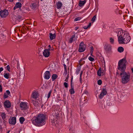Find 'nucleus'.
Returning a JSON list of instances; mask_svg holds the SVG:
<instances>
[{
	"instance_id": "1",
	"label": "nucleus",
	"mask_w": 133,
	"mask_h": 133,
	"mask_svg": "<svg viewBox=\"0 0 133 133\" xmlns=\"http://www.w3.org/2000/svg\"><path fill=\"white\" fill-rule=\"evenodd\" d=\"M127 61L125 58L120 60L118 62V69L121 71L120 75L121 77V82L123 84L127 83L130 81V74L124 71L126 69V63Z\"/></svg>"
},
{
	"instance_id": "2",
	"label": "nucleus",
	"mask_w": 133,
	"mask_h": 133,
	"mask_svg": "<svg viewBox=\"0 0 133 133\" xmlns=\"http://www.w3.org/2000/svg\"><path fill=\"white\" fill-rule=\"evenodd\" d=\"M118 41L120 44L128 43L131 40L129 34L123 30H119L117 34Z\"/></svg>"
},
{
	"instance_id": "3",
	"label": "nucleus",
	"mask_w": 133,
	"mask_h": 133,
	"mask_svg": "<svg viewBox=\"0 0 133 133\" xmlns=\"http://www.w3.org/2000/svg\"><path fill=\"white\" fill-rule=\"evenodd\" d=\"M45 117L43 114H39L36 117H34L31 119L32 123L34 125H36L37 124L42 123L43 125L45 124L44 122Z\"/></svg>"
},
{
	"instance_id": "4",
	"label": "nucleus",
	"mask_w": 133,
	"mask_h": 133,
	"mask_svg": "<svg viewBox=\"0 0 133 133\" xmlns=\"http://www.w3.org/2000/svg\"><path fill=\"white\" fill-rule=\"evenodd\" d=\"M59 118L58 114H53L50 116V118L51 120V122L53 124V125H56L58 123L57 121Z\"/></svg>"
},
{
	"instance_id": "5",
	"label": "nucleus",
	"mask_w": 133,
	"mask_h": 133,
	"mask_svg": "<svg viewBox=\"0 0 133 133\" xmlns=\"http://www.w3.org/2000/svg\"><path fill=\"white\" fill-rule=\"evenodd\" d=\"M85 45L83 42H82L79 44L78 51L81 52H83L85 50Z\"/></svg>"
},
{
	"instance_id": "6",
	"label": "nucleus",
	"mask_w": 133,
	"mask_h": 133,
	"mask_svg": "<svg viewBox=\"0 0 133 133\" xmlns=\"http://www.w3.org/2000/svg\"><path fill=\"white\" fill-rule=\"evenodd\" d=\"M20 107L21 110H25L28 108L27 103L25 102H21L20 104Z\"/></svg>"
},
{
	"instance_id": "7",
	"label": "nucleus",
	"mask_w": 133,
	"mask_h": 133,
	"mask_svg": "<svg viewBox=\"0 0 133 133\" xmlns=\"http://www.w3.org/2000/svg\"><path fill=\"white\" fill-rule=\"evenodd\" d=\"M43 55L45 57H48L50 55V49H46L44 50L43 52Z\"/></svg>"
},
{
	"instance_id": "8",
	"label": "nucleus",
	"mask_w": 133,
	"mask_h": 133,
	"mask_svg": "<svg viewBox=\"0 0 133 133\" xmlns=\"http://www.w3.org/2000/svg\"><path fill=\"white\" fill-rule=\"evenodd\" d=\"M8 14V12L6 10H4L0 12V15L2 18H4L7 16Z\"/></svg>"
},
{
	"instance_id": "9",
	"label": "nucleus",
	"mask_w": 133,
	"mask_h": 133,
	"mask_svg": "<svg viewBox=\"0 0 133 133\" xmlns=\"http://www.w3.org/2000/svg\"><path fill=\"white\" fill-rule=\"evenodd\" d=\"M39 96V95L38 92L36 91H34L32 92L31 96V99L32 98L35 99H36Z\"/></svg>"
},
{
	"instance_id": "10",
	"label": "nucleus",
	"mask_w": 133,
	"mask_h": 133,
	"mask_svg": "<svg viewBox=\"0 0 133 133\" xmlns=\"http://www.w3.org/2000/svg\"><path fill=\"white\" fill-rule=\"evenodd\" d=\"M9 123L12 125H14L16 123V118L15 117H11L9 120Z\"/></svg>"
},
{
	"instance_id": "11",
	"label": "nucleus",
	"mask_w": 133,
	"mask_h": 133,
	"mask_svg": "<svg viewBox=\"0 0 133 133\" xmlns=\"http://www.w3.org/2000/svg\"><path fill=\"white\" fill-rule=\"evenodd\" d=\"M50 73L49 71H46L44 74V78L45 79H48L50 77Z\"/></svg>"
},
{
	"instance_id": "12",
	"label": "nucleus",
	"mask_w": 133,
	"mask_h": 133,
	"mask_svg": "<svg viewBox=\"0 0 133 133\" xmlns=\"http://www.w3.org/2000/svg\"><path fill=\"white\" fill-rule=\"evenodd\" d=\"M107 93V92L105 89H103L99 95V98L100 99H102L104 96L106 95Z\"/></svg>"
},
{
	"instance_id": "13",
	"label": "nucleus",
	"mask_w": 133,
	"mask_h": 133,
	"mask_svg": "<svg viewBox=\"0 0 133 133\" xmlns=\"http://www.w3.org/2000/svg\"><path fill=\"white\" fill-rule=\"evenodd\" d=\"M77 36H75V35L72 36L69 39V42L70 43H71L77 40Z\"/></svg>"
},
{
	"instance_id": "14",
	"label": "nucleus",
	"mask_w": 133,
	"mask_h": 133,
	"mask_svg": "<svg viewBox=\"0 0 133 133\" xmlns=\"http://www.w3.org/2000/svg\"><path fill=\"white\" fill-rule=\"evenodd\" d=\"M11 105V103L9 101H6L4 102V107L5 108H9Z\"/></svg>"
},
{
	"instance_id": "15",
	"label": "nucleus",
	"mask_w": 133,
	"mask_h": 133,
	"mask_svg": "<svg viewBox=\"0 0 133 133\" xmlns=\"http://www.w3.org/2000/svg\"><path fill=\"white\" fill-rule=\"evenodd\" d=\"M22 6L20 2L17 3L15 6L14 7V10H15L17 8H21Z\"/></svg>"
},
{
	"instance_id": "16",
	"label": "nucleus",
	"mask_w": 133,
	"mask_h": 133,
	"mask_svg": "<svg viewBox=\"0 0 133 133\" xmlns=\"http://www.w3.org/2000/svg\"><path fill=\"white\" fill-rule=\"evenodd\" d=\"M49 35L50 38L51 40H52L54 39L56 35L55 34H53L51 33H50L49 34Z\"/></svg>"
},
{
	"instance_id": "17",
	"label": "nucleus",
	"mask_w": 133,
	"mask_h": 133,
	"mask_svg": "<svg viewBox=\"0 0 133 133\" xmlns=\"http://www.w3.org/2000/svg\"><path fill=\"white\" fill-rule=\"evenodd\" d=\"M5 78L6 79H8L10 76V74L9 73H4L3 74Z\"/></svg>"
},
{
	"instance_id": "18",
	"label": "nucleus",
	"mask_w": 133,
	"mask_h": 133,
	"mask_svg": "<svg viewBox=\"0 0 133 133\" xmlns=\"http://www.w3.org/2000/svg\"><path fill=\"white\" fill-rule=\"evenodd\" d=\"M71 89L69 90V91L71 94H74L75 93V91L74 89V87L72 86L71 84Z\"/></svg>"
},
{
	"instance_id": "19",
	"label": "nucleus",
	"mask_w": 133,
	"mask_h": 133,
	"mask_svg": "<svg viewBox=\"0 0 133 133\" xmlns=\"http://www.w3.org/2000/svg\"><path fill=\"white\" fill-rule=\"evenodd\" d=\"M32 103L34 106L35 107H38V103L37 101L32 100Z\"/></svg>"
},
{
	"instance_id": "20",
	"label": "nucleus",
	"mask_w": 133,
	"mask_h": 133,
	"mask_svg": "<svg viewBox=\"0 0 133 133\" xmlns=\"http://www.w3.org/2000/svg\"><path fill=\"white\" fill-rule=\"evenodd\" d=\"M85 2H86L85 1H80L79 3V5L80 7L82 6L85 4Z\"/></svg>"
},
{
	"instance_id": "21",
	"label": "nucleus",
	"mask_w": 133,
	"mask_h": 133,
	"mask_svg": "<svg viewBox=\"0 0 133 133\" xmlns=\"http://www.w3.org/2000/svg\"><path fill=\"white\" fill-rule=\"evenodd\" d=\"M24 121L25 118L24 117H20L19 118V121L21 124H22Z\"/></svg>"
},
{
	"instance_id": "22",
	"label": "nucleus",
	"mask_w": 133,
	"mask_h": 133,
	"mask_svg": "<svg viewBox=\"0 0 133 133\" xmlns=\"http://www.w3.org/2000/svg\"><path fill=\"white\" fill-rule=\"evenodd\" d=\"M57 75L55 74H54L52 76V81H54L57 77Z\"/></svg>"
},
{
	"instance_id": "23",
	"label": "nucleus",
	"mask_w": 133,
	"mask_h": 133,
	"mask_svg": "<svg viewBox=\"0 0 133 133\" xmlns=\"http://www.w3.org/2000/svg\"><path fill=\"white\" fill-rule=\"evenodd\" d=\"M31 8L33 9H35L36 7V3H33L30 5Z\"/></svg>"
},
{
	"instance_id": "24",
	"label": "nucleus",
	"mask_w": 133,
	"mask_h": 133,
	"mask_svg": "<svg viewBox=\"0 0 133 133\" xmlns=\"http://www.w3.org/2000/svg\"><path fill=\"white\" fill-rule=\"evenodd\" d=\"M56 5L57 6V8L59 9L61 7L62 4L61 3L58 2L56 3Z\"/></svg>"
},
{
	"instance_id": "25",
	"label": "nucleus",
	"mask_w": 133,
	"mask_h": 133,
	"mask_svg": "<svg viewBox=\"0 0 133 133\" xmlns=\"http://www.w3.org/2000/svg\"><path fill=\"white\" fill-rule=\"evenodd\" d=\"M118 51L119 52H122L124 51V49L122 47H119L118 49Z\"/></svg>"
},
{
	"instance_id": "26",
	"label": "nucleus",
	"mask_w": 133,
	"mask_h": 133,
	"mask_svg": "<svg viewBox=\"0 0 133 133\" xmlns=\"http://www.w3.org/2000/svg\"><path fill=\"white\" fill-rule=\"evenodd\" d=\"M102 72L101 68H100L97 72V74L98 75L101 76L102 75Z\"/></svg>"
},
{
	"instance_id": "27",
	"label": "nucleus",
	"mask_w": 133,
	"mask_h": 133,
	"mask_svg": "<svg viewBox=\"0 0 133 133\" xmlns=\"http://www.w3.org/2000/svg\"><path fill=\"white\" fill-rule=\"evenodd\" d=\"M5 114L4 113H1V116L3 119H5Z\"/></svg>"
},
{
	"instance_id": "28",
	"label": "nucleus",
	"mask_w": 133,
	"mask_h": 133,
	"mask_svg": "<svg viewBox=\"0 0 133 133\" xmlns=\"http://www.w3.org/2000/svg\"><path fill=\"white\" fill-rule=\"evenodd\" d=\"M52 92V90H50L48 94L47 95L48 99L50 97Z\"/></svg>"
},
{
	"instance_id": "29",
	"label": "nucleus",
	"mask_w": 133,
	"mask_h": 133,
	"mask_svg": "<svg viewBox=\"0 0 133 133\" xmlns=\"http://www.w3.org/2000/svg\"><path fill=\"white\" fill-rule=\"evenodd\" d=\"M111 49V46L110 45H108L107 48H106V50L107 51H109Z\"/></svg>"
},
{
	"instance_id": "30",
	"label": "nucleus",
	"mask_w": 133,
	"mask_h": 133,
	"mask_svg": "<svg viewBox=\"0 0 133 133\" xmlns=\"http://www.w3.org/2000/svg\"><path fill=\"white\" fill-rule=\"evenodd\" d=\"M110 42L111 44H113L114 43V39L112 38H110Z\"/></svg>"
},
{
	"instance_id": "31",
	"label": "nucleus",
	"mask_w": 133,
	"mask_h": 133,
	"mask_svg": "<svg viewBox=\"0 0 133 133\" xmlns=\"http://www.w3.org/2000/svg\"><path fill=\"white\" fill-rule=\"evenodd\" d=\"M91 61H93L94 60V59L93 57L89 56L88 58Z\"/></svg>"
},
{
	"instance_id": "32",
	"label": "nucleus",
	"mask_w": 133,
	"mask_h": 133,
	"mask_svg": "<svg viewBox=\"0 0 133 133\" xmlns=\"http://www.w3.org/2000/svg\"><path fill=\"white\" fill-rule=\"evenodd\" d=\"M96 15H95L94 16V17H92V19L91 21L93 22H95V21L96 19Z\"/></svg>"
},
{
	"instance_id": "33",
	"label": "nucleus",
	"mask_w": 133,
	"mask_h": 133,
	"mask_svg": "<svg viewBox=\"0 0 133 133\" xmlns=\"http://www.w3.org/2000/svg\"><path fill=\"white\" fill-rule=\"evenodd\" d=\"M6 69L9 71L10 72V67L9 65H8L6 67Z\"/></svg>"
},
{
	"instance_id": "34",
	"label": "nucleus",
	"mask_w": 133,
	"mask_h": 133,
	"mask_svg": "<svg viewBox=\"0 0 133 133\" xmlns=\"http://www.w3.org/2000/svg\"><path fill=\"white\" fill-rule=\"evenodd\" d=\"M8 95H7V94H6L5 93L4 94V95H3V98L4 99L6 98H7L8 97Z\"/></svg>"
},
{
	"instance_id": "35",
	"label": "nucleus",
	"mask_w": 133,
	"mask_h": 133,
	"mask_svg": "<svg viewBox=\"0 0 133 133\" xmlns=\"http://www.w3.org/2000/svg\"><path fill=\"white\" fill-rule=\"evenodd\" d=\"M81 19V18L80 17H78L76 18H75L74 20V21H78L80 20Z\"/></svg>"
},
{
	"instance_id": "36",
	"label": "nucleus",
	"mask_w": 133,
	"mask_h": 133,
	"mask_svg": "<svg viewBox=\"0 0 133 133\" xmlns=\"http://www.w3.org/2000/svg\"><path fill=\"white\" fill-rule=\"evenodd\" d=\"M97 83H98V84L99 85H101L102 83V81L100 79L98 81Z\"/></svg>"
},
{
	"instance_id": "37",
	"label": "nucleus",
	"mask_w": 133,
	"mask_h": 133,
	"mask_svg": "<svg viewBox=\"0 0 133 133\" xmlns=\"http://www.w3.org/2000/svg\"><path fill=\"white\" fill-rule=\"evenodd\" d=\"M90 48H91L90 53L91 54V55H92V54L93 50H94V49L93 48V47L92 46H91L90 47Z\"/></svg>"
},
{
	"instance_id": "38",
	"label": "nucleus",
	"mask_w": 133,
	"mask_h": 133,
	"mask_svg": "<svg viewBox=\"0 0 133 133\" xmlns=\"http://www.w3.org/2000/svg\"><path fill=\"white\" fill-rule=\"evenodd\" d=\"M80 68H79L76 71V73L77 74H79V71H80Z\"/></svg>"
},
{
	"instance_id": "39",
	"label": "nucleus",
	"mask_w": 133,
	"mask_h": 133,
	"mask_svg": "<svg viewBox=\"0 0 133 133\" xmlns=\"http://www.w3.org/2000/svg\"><path fill=\"white\" fill-rule=\"evenodd\" d=\"M64 87L66 88H67L68 87V83L66 82H64Z\"/></svg>"
},
{
	"instance_id": "40",
	"label": "nucleus",
	"mask_w": 133,
	"mask_h": 133,
	"mask_svg": "<svg viewBox=\"0 0 133 133\" xmlns=\"http://www.w3.org/2000/svg\"><path fill=\"white\" fill-rule=\"evenodd\" d=\"M5 93L7 94V95H9L10 94V92L9 90H7Z\"/></svg>"
},
{
	"instance_id": "41",
	"label": "nucleus",
	"mask_w": 133,
	"mask_h": 133,
	"mask_svg": "<svg viewBox=\"0 0 133 133\" xmlns=\"http://www.w3.org/2000/svg\"><path fill=\"white\" fill-rule=\"evenodd\" d=\"M63 66L64 68V70L66 71V66L65 64H63Z\"/></svg>"
},
{
	"instance_id": "42",
	"label": "nucleus",
	"mask_w": 133,
	"mask_h": 133,
	"mask_svg": "<svg viewBox=\"0 0 133 133\" xmlns=\"http://www.w3.org/2000/svg\"><path fill=\"white\" fill-rule=\"evenodd\" d=\"M87 100V97H84V98H82V101H85L86 100Z\"/></svg>"
},
{
	"instance_id": "43",
	"label": "nucleus",
	"mask_w": 133,
	"mask_h": 133,
	"mask_svg": "<svg viewBox=\"0 0 133 133\" xmlns=\"http://www.w3.org/2000/svg\"><path fill=\"white\" fill-rule=\"evenodd\" d=\"M19 68V64L18 62H17V69H18Z\"/></svg>"
},
{
	"instance_id": "44",
	"label": "nucleus",
	"mask_w": 133,
	"mask_h": 133,
	"mask_svg": "<svg viewBox=\"0 0 133 133\" xmlns=\"http://www.w3.org/2000/svg\"><path fill=\"white\" fill-rule=\"evenodd\" d=\"M2 86L0 84V92H2Z\"/></svg>"
},
{
	"instance_id": "45",
	"label": "nucleus",
	"mask_w": 133,
	"mask_h": 133,
	"mask_svg": "<svg viewBox=\"0 0 133 133\" xmlns=\"http://www.w3.org/2000/svg\"><path fill=\"white\" fill-rule=\"evenodd\" d=\"M83 28H84V29H87V28H88L89 27H88V26H85L83 27Z\"/></svg>"
},
{
	"instance_id": "46",
	"label": "nucleus",
	"mask_w": 133,
	"mask_h": 133,
	"mask_svg": "<svg viewBox=\"0 0 133 133\" xmlns=\"http://www.w3.org/2000/svg\"><path fill=\"white\" fill-rule=\"evenodd\" d=\"M3 68L2 67H1L0 68V73H1V72L3 70Z\"/></svg>"
},
{
	"instance_id": "47",
	"label": "nucleus",
	"mask_w": 133,
	"mask_h": 133,
	"mask_svg": "<svg viewBox=\"0 0 133 133\" xmlns=\"http://www.w3.org/2000/svg\"><path fill=\"white\" fill-rule=\"evenodd\" d=\"M79 28V27L77 26H76L75 28V30H77Z\"/></svg>"
},
{
	"instance_id": "48",
	"label": "nucleus",
	"mask_w": 133,
	"mask_h": 133,
	"mask_svg": "<svg viewBox=\"0 0 133 133\" xmlns=\"http://www.w3.org/2000/svg\"><path fill=\"white\" fill-rule=\"evenodd\" d=\"M91 23H89V25L88 26V27H89V28H90V26H91Z\"/></svg>"
},
{
	"instance_id": "49",
	"label": "nucleus",
	"mask_w": 133,
	"mask_h": 133,
	"mask_svg": "<svg viewBox=\"0 0 133 133\" xmlns=\"http://www.w3.org/2000/svg\"><path fill=\"white\" fill-rule=\"evenodd\" d=\"M82 71L81 73H80V78H81V76H82Z\"/></svg>"
},
{
	"instance_id": "50",
	"label": "nucleus",
	"mask_w": 133,
	"mask_h": 133,
	"mask_svg": "<svg viewBox=\"0 0 133 133\" xmlns=\"http://www.w3.org/2000/svg\"><path fill=\"white\" fill-rule=\"evenodd\" d=\"M80 81L81 83H82V79H81V78L80 79Z\"/></svg>"
},
{
	"instance_id": "51",
	"label": "nucleus",
	"mask_w": 133,
	"mask_h": 133,
	"mask_svg": "<svg viewBox=\"0 0 133 133\" xmlns=\"http://www.w3.org/2000/svg\"><path fill=\"white\" fill-rule=\"evenodd\" d=\"M8 1L10 2H12L14 0H8Z\"/></svg>"
},
{
	"instance_id": "52",
	"label": "nucleus",
	"mask_w": 133,
	"mask_h": 133,
	"mask_svg": "<svg viewBox=\"0 0 133 133\" xmlns=\"http://www.w3.org/2000/svg\"><path fill=\"white\" fill-rule=\"evenodd\" d=\"M82 60H80V61H79V63H80V64L81 65H82V64L81 63V61Z\"/></svg>"
},
{
	"instance_id": "53",
	"label": "nucleus",
	"mask_w": 133,
	"mask_h": 133,
	"mask_svg": "<svg viewBox=\"0 0 133 133\" xmlns=\"http://www.w3.org/2000/svg\"><path fill=\"white\" fill-rule=\"evenodd\" d=\"M48 47L49 48H50H50L51 47V46L50 45H48Z\"/></svg>"
},
{
	"instance_id": "54",
	"label": "nucleus",
	"mask_w": 133,
	"mask_h": 133,
	"mask_svg": "<svg viewBox=\"0 0 133 133\" xmlns=\"http://www.w3.org/2000/svg\"><path fill=\"white\" fill-rule=\"evenodd\" d=\"M21 16H19L18 17V18H19V19H21Z\"/></svg>"
},
{
	"instance_id": "55",
	"label": "nucleus",
	"mask_w": 133,
	"mask_h": 133,
	"mask_svg": "<svg viewBox=\"0 0 133 133\" xmlns=\"http://www.w3.org/2000/svg\"><path fill=\"white\" fill-rule=\"evenodd\" d=\"M87 92H87V91H85V92H84V93H85V94H87Z\"/></svg>"
},
{
	"instance_id": "56",
	"label": "nucleus",
	"mask_w": 133,
	"mask_h": 133,
	"mask_svg": "<svg viewBox=\"0 0 133 133\" xmlns=\"http://www.w3.org/2000/svg\"><path fill=\"white\" fill-rule=\"evenodd\" d=\"M79 32H80V31H79V30H78L77 32V33H78Z\"/></svg>"
},
{
	"instance_id": "57",
	"label": "nucleus",
	"mask_w": 133,
	"mask_h": 133,
	"mask_svg": "<svg viewBox=\"0 0 133 133\" xmlns=\"http://www.w3.org/2000/svg\"><path fill=\"white\" fill-rule=\"evenodd\" d=\"M2 129V128L1 127L0 125V130L1 129Z\"/></svg>"
},
{
	"instance_id": "58",
	"label": "nucleus",
	"mask_w": 133,
	"mask_h": 133,
	"mask_svg": "<svg viewBox=\"0 0 133 133\" xmlns=\"http://www.w3.org/2000/svg\"><path fill=\"white\" fill-rule=\"evenodd\" d=\"M131 70L132 72L133 73V68L131 69Z\"/></svg>"
},
{
	"instance_id": "59",
	"label": "nucleus",
	"mask_w": 133,
	"mask_h": 133,
	"mask_svg": "<svg viewBox=\"0 0 133 133\" xmlns=\"http://www.w3.org/2000/svg\"><path fill=\"white\" fill-rule=\"evenodd\" d=\"M10 131H8L7 132V133H9V132Z\"/></svg>"
},
{
	"instance_id": "60",
	"label": "nucleus",
	"mask_w": 133,
	"mask_h": 133,
	"mask_svg": "<svg viewBox=\"0 0 133 133\" xmlns=\"http://www.w3.org/2000/svg\"><path fill=\"white\" fill-rule=\"evenodd\" d=\"M117 74H118V72H117L116 73Z\"/></svg>"
},
{
	"instance_id": "61",
	"label": "nucleus",
	"mask_w": 133,
	"mask_h": 133,
	"mask_svg": "<svg viewBox=\"0 0 133 133\" xmlns=\"http://www.w3.org/2000/svg\"><path fill=\"white\" fill-rule=\"evenodd\" d=\"M83 102V103H85V102Z\"/></svg>"
}]
</instances>
